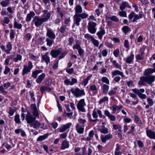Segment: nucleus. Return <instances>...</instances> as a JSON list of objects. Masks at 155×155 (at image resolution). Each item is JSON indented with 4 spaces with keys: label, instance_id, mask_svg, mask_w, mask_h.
Here are the masks:
<instances>
[{
    "label": "nucleus",
    "instance_id": "obj_59",
    "mask_svg": "<svg viewBox=\"0 0 155 155\" xmlns=\"http://www.w3.org/2000/svg\"><path fill=\"white\" fill-rule=\"evenodd\" d=\"M78 52L80 56H84V50L81 48L78 50Z\"/></svg>",
    "mask_w": 155,
    "mask_h": 155
},
{
    "label": "nucleus",
    "instance_id": "obj_57",
    "mask_svg": "<svg viewBox=\"0 0 155 155\" xmlns=\"http://www.w3.org/2000/svg\"><path fill=\"white\" fill-rule=\"evenodd\" d=\"M135 14V13L134 12H131L128 16L129 19L130 20H131L133 17H134Z\"/></svg>",
    "mask_w": 155,
    "mask_h": 155
},
{
    "label": "nucleus",
    "instance_id": "obj_60",
    "mask_svg": "<svg viewBox=\"0 0 155 155\" xmlns=\"http://www.w3.org/2000/svg\"><path fill=\"white\" fill-rule=\"evenodd\" d=\"M117 106L113 104L112 106V113L114 114L116 111V110L117 109Z\"/></svg>",
    "mask_w": 155,
    "mask_h": 155
},
{
    "label": "nucleus",
    "instance_id": "obj_19",
    "mask_svg": "<svg viewBox=\"0 0 155 155\" xmlns=\"http://www.w3.org/2000/svg\"><path fill=\"white\" fill-rule=\"evenodd\" d=\"M100 31H98L97 33L98 38L101 39L104 35L105 33V30L103 28L102 26L100 28Z\"/></svg>",
    "mask_w": 155,
    "mask_h": 155
},
{
    "label": "nucleus",
    "instance_id": "obj_14",
    "mask_svg": "<svg viewBox=\"0 0 155 155\" xmlns=\"http://www.w3.org/2000/svg\"><path fill=\"white\" fill-rule=\"evenodd\" d=\"M72 125V123H69L63 125L59 129V132L61 133L65 131L67 129L69 128Z\"/></svg>",
    "mask_w": 155,
    "mask_h": 155
},
{
    "label": "nucleus",
    "instance_id": "obj_29",
    "mask_svg": "<svg viewBox=\"0 0 155 155\" xmlns=\"http://www.w3.org/2000/svg\"><path fill=\"white\" fill-rule=\"evenodd\" d=\"M7 49L5 50V52L8 54L10 53V51L12 49V46L10 42L8 43L6 45Z\"/></svg>",
    "mask_w": 155,
    "mask_h": 155
},
{
    "label": "nucleus",
    "instance_id": "obj_27",
    "mask_svg": "<svg viewBox=\"0 0 155 155\" xmlns=\"http://www.w3.org/2000/svg\"><path fill=\"white\" fill-rule=\"evenodd\" d=\"M129 4L127 2H123L120 6V9L121 11H123L126 7H129Z\"/></svg>",
    "mask_w": 155,
    "mask_h": 155
},
{
    "label": "nucleus",
    "instance_id": "obj_38",
    "mask_svg": "<svg viewBox=\"0 0 155 155\" xmlns=\"http://www.w3.org/2000/svg\"><path fill=\"white\" fill-rule=\"evenodd\" d=\"M54 39H51L50 38H47L46 39V41L47 42V45L50 47L52 45L54 42Z\"/></svg>",
    "mask_w": 155,
    "mask_h": 155
},
{
    "label": "nucleus",
    "instance_id": "obj_55",
    "mask_svg": "<svg viewBox=\"0 0 155 155\" xmlns=\"http://www.w3.org/2000/svg\"><path fill=\"white\" fill-rule=\"evenodd\" d=\"M21 56L20 54H18L17 55L16 58L14 59V61L16 62H17L18 61L21 60Z\"/></svg>",
    "mask_w": 155,
    "mask_h": 155
},
{
    "label": "nucleus",
    "instance_id": "obj_61",
    "mask_svg": "<svg viewBox=\"0 0 155 155\" xmlns=\"http://www.w3.org/2000/svg\"><path fill=\"white\" fill-rule=\"evenodd\" d=\"M113 129L115 130H117L119 128H121V126L119 124H114L113 125Z\"/></svg>",
    "mask_w": 155,
    "mask_h": 155
},
{
    "label": "nucleus",
    "instance_id": "obj_64",
    "mask_svg": "<svg viewBox=\"0 0 155 155\" xmlns=\"http://www.w3.org/2000/svg\"><path fill=\"white\" fill-rule=\"evenodd\" d=\"M102 55L104 57H106L108 51L107 49L103 50L101 52Z\"/></svg>",
    "mask_w": 155,
    "mask_h": 155
},
{
    "label": "nucleus",
    "instance_id": "obj_54",
    "mask_svg": "<svg viewBox=\"0 0 155 155\" xmlns=\"http://www.w3.org/2000/svg\"><path fill=\"white\" fill-rule=\"evenodd\" d=\"M135 58L137 60H142L143 59L144 56L139 54L136 56Z\"/></svg>",
    "mask_w": 155,
    "mask_h": 155
},
{
    "label": "nucleus",
    "instance_id": "obj_58",
    "mask_svg": "<svg viewBox=\"0 0 155 155\" xmlns=\"http://www.w3.org/2000/svg\"><path fill=\"white\" fill-rule=\"evenodd\" d=\"M10 71V68L8 66H6L5 67V69L4 71V73L5 74H7Z\"/></svg>",
    "mask_w": 155,
    "mask_h": 155
},
{
    "label": "nucleus",
    "instance_id": "obj_13",
    "mask_svg": "<svg viewBox=\"0 0 155 155\" xmlns=\"http://www.w3.org/2000/svg\"><path fill=\"white\" fill-rule=\"evenodd\" d=\"M47 31L46 35L48 36L49 38L51 39H54L55 38V35L51 29L48 28L47 29Z\"/></svg>",
    "mask_w": 155,
    "mask_h": 155
},
{
    "label": "nucleus",
    "instance_id": "obj_12",
    "mask_svg": "<svg viewBox=\"0 0 155 155\" xmlns=\"http://www.w3.org/2000/svg\"><path fill=\"white\" fill-rule=\"evenodd\" d=\"M61 48H59L57 50H52L50 52V54L54 58H56L61 54Z\"/></svg>",
    "mask_w": 155,
    "mask_h": 155
},
{
    "label": "nucleus",
    "instance_id": "obj_63",
    "mask_svg": "<svg viewBox=\"0 0 155 155\" xmlns=\"http://www.w3.org/2000/svg\"><path fill=\"white\" fill-rule=\"evenodd\" d=\"M66 71L68 73L70 74H71L73 73L74 69L73 68H71L70 69H66Z\"/></svg>",
    "mask_w": 155,
    "mask_h": 155
},
{
    "label": "nucleus",
    "instance_id": "obj_31",
    "mask_svg": "<svg viewBox=\"0 0 155 155\" xmlns=\"http://www.w3.org/2000/svg\"><path fill=\"white\" fill-rule=\"evenodd\" d=\"M10 0H5L2 1L0 2V4L3 7H6L9 5Z\"/></svg>",
    "mask_w": 155,
    "mask_h": 155
},
{
    "label": "nucleus",
    "instance_id": "obj_43",
    "mask_svg": "<svg viewBox=\"0 0 155 155\" xmlns=\"http://www.w3.org/2000/svg\"><path fill=\"white\" fill-rule=\"evenodd\" d=\"M108 100V98L106 96L104 97L102 99L99 101V104H102L103 103L105 102V101H107Z\"/></svg>",
    "mask_w": 155,
    "mask_h": 155
},
{
    "label": "nucleus",
    "instance_id": "obj_34",
    "mask_svg": "<svg viewBox=\"0 0 155 155\" xmlns=\"http://www.w3.org/2000/svg\"><path fill=\"white\" fill-rule=\"evenodd\" d=\"M92 77V75L91 74L88 76L86 78L83 80V83L84 86H85L87 85L88 81Z\"/></svg>",
    "mask_w": 155,
    "mask_h": 155
},
{
    "label": "nucleus",
    "instance_id": "obj_18",
    "mask_svg": "<svg viewBox=\"0 0 155 155\" xmlns=\"http://www.w3.org/2000/svg\"><path fill=\"white\" fill-rule=\"evenodd\" d=\"M69 147V142L66 140H64L62 141L61 143L60 149L61 150H63L65 149L68 148Z\"/></svg>",
    "mask_w": 155,
    "mask_h": 155
},
{
    "label": "nucleus",
    "instance_id": "obj_30",
    "mask_svg": "<svg viewBox=\"0 0 155 155\" xmlns=\"http://www.w3.org/2000/svg\"><path fill=\"white\" fill-rule=\"evenodd\" d=\"M102 88L103 93L105 94H107L109 89V86L106 84H104L103 85Z\"/></svg>",
    "mask_w": 155,
    "mask_h": 155
},
{
    "label": "nucleus",
    "instance_id": "obj_45",
    "mask_svg": "<svg viewBox=\"0 0 155 155\" xmlns=\"http://www.w3.org/2000/svg\"><path fill=\"white\" fill-rule=\"evenodd\" d=\"M122 30L125 33L127 32L130 31V29L128 26H124L123 27Z\"/></svg>",
    "mask_w": 155,
    "mask_h": 155
},
{
    "label": "nucleus",
    "instance_id": "obj_6",
    "mask_svg": "<svg viewBox=\"0 0 155 155\" xmlns=\"http://www.w3.org/2000/svg\"><path fill=\"white\" fill-rule=\"evenodd\" d=\"M97 26V24L93 21H90L88 22L87 26L88 31L92 34L95 33L96 31V29L95 28Z\"/></svg>",
    "mask_w": 155,
    "mask_h": 155
},
{
    "label": "nucleus",
    "instance_id": "obj_32",
    "mask_svg": "<svg viewBox=\"0 0 155 155\" xmlns=\"http://www.w3.org/2000/svg\"><path fill=\"white\" fill-rule=\"evenodd\" d=\"M110 61H112V63L113 64L114 66V67L117 68H118L120 70L121 69V66L117 62L116 60H113L112 61L111 59H110Z\"/></svg>",
    "mask_w": 155,
    "mask_h": 155
},
{
    "label": "nucleus",
    "instance_id": "obj_28",
    "mask_svg": "<svg viewBox=\"0 0 155 155\" xmlns=\"http://www.w3.org/2000/svg\"><path fill=\"white\" fill-rule=\"evenodd\" d=\"M43 72L42 70H36L33 72L32 74V77L34 78H36L38 74L41 73Z\"/></svg>",
    "mask_w": 155,
    "mask_h": 155
},
{
    "label": "nucleus",
    "instance_id": "obj_8",
    "mask_svg": "<svg viewBox=\"0 0 155 155\" xmlns=\"http://www.w3.org/2000/svg\"><path fill=\"white\" fill-rule=\"evenodd\" d=\"M32 22L35 24L36 27H39L45 22L42 18H40L39 17L36 16L33 18Z\"/></svg>",
    "mask_w": 155,
    "mask_h": 155
},
{
    "label": "nucleus",
    "instance_id": "obj_52",
    "mask_svg": "<svg viewBox=\"0 0 155 155\" xmlns=\"http://www.w3.org/2000/svg\"><path fill=\"white\" fill-rule=\"evenodd\" d=\"M91 41H92L93 45L96 47H98L99 44V41L95 39L94 38Z\"/></svg>",
    "mask_w": 155,
    "mask_h": 155
},
{
    "label": "nucleus",
    "instance_id": "obj_39",
    "mask_svg": "<svg viewBox=\"0 0 155 155\" xmlns=\"http://www.w3.org/2000/svg\"><path fill=\"white\" fill-rule=\"evenodd\" d=\"M90 89L93 93H97V89L95 85H93L91 86L90 87Z\"/></svg>",
    "mask_w": 155,
    "mask_h": 155
},
{
    "label": "nucleus",
    "instance_id": "obj_20",
    "mask_svg": "<svg viewBox=\"0 0 155 155\" xmlns=\"http://www.w3.org/2000/svg\"><path fill=\"white\" fill-rule=\"evenodd\" d=\"M134 58V55L132 53L130 56L125 59V62L127 64H130L132 63Z\"/></svg>",
    "mask_w": 155,
    "mask_h": 155
},
{
    "label": "nucleus",
    "instance_id": "obj_3",
    "mask_svg": "<svg viewBox=\"0 0 155 155\" xmlns=\"http://www.w3.org/2000/svg\"><path fill=\"white\" fill-rule=\"evenodd\" d=\"M155 79L154 76H142L140 77V81L138 82V84L141 86L145 85L146 83L151 84L154 81Z\"/></svg>",
    "mask_w": 155,
    "mask_h": 155
},
{
    "label": "nucleus",
    "instance_id": "obj_56",
    "mask_svg": "<svg viewBox=\"0 0 155 155\" xmlns=\"http://www.w3.org/2000/svg\"><path fill=\"white\" fill-rule=\"evenodd\" d=\"M124 121L125 123H129L132 120L130 118L127 117L126 116H124Z\"/></svg>",
    "mask_w": 155,
    "mask_h": 155
},
{
    "label": "nucleus",
    "instance_id": "obj_51",
    "mask_svg": "<svg viewBox=\"0 0 155 155\" xmlns=\"http://www.w3.org/2000/svg\"><path fill=\"white\" fill-rule=\"evenodd\" d=\"M84 37L85 38L88 40L91 39V41L94 38V37L92 36L89 34H85L84 35Z\"/></svg>",
    "mask_w": 155,
    "mask_h": 155
},
{
    "label": "nucleus",
    "instance_id": "obj_36",
    "mask_svg": "<svg viewBox=\"0 0 155 155\" xmlns=\"http://www.w3.org/2000/svg\"><path fill=\"white\" fill-rule=\"evenodd\" d=\"M10 21V20L8 17H5L4 18V20L1 21L2 24L4 26L5 24H8Z\"/></svg>",
    "mask_w": 155,
    "mask_h": 155
},
{
    "label": "nucleus",
    "instance_id": "obj_26",
    "mask_svg": "<svg viewBox=\"0 0 155 155\" xmlns=\"http://www.w3.org/2000/svg\"><path fill=\"white\" fill-rule=\"evenodd\" d=\"M35 14L33 12H30L29 13L27 14L26 21H29L31 20V18L34 17Z\"/></svg>",
    "mask_w": 155,
    "mask_h": 155
},
{
    "label": "nucleus",
    "instance_id": "obj_21",
    "mask_svg": "<svg viewBox=\"0 0 155 155\" xmlns=\"http://www.w3.org/2000/svg\"><path fill=\"white\" fill-rule=\"evenodd\" d=\"M113 138V135L110 134H108L105 135L104 137H101V141L102 142L105 143L107 140L111 139Z\"/></svg>",
    "mask_w": 155,
    "mask_h": 155
},
{
    "label": "nucleus",
    "instance_id": "obj_33",
    "mask_svg": "<svg viewBox=\"0 0 155 155\" xmlns=\"http://www.w3.org/2000/svg\"><path fill=\"white\" fill-rule=\"evenodd\" d=\"M154 72V71H153V69L150 68L149 69H146L144 73V75L145 76H148L150 74Z\"/></svg>",
    "mask_w": 155,
    "mask_h": 155
},
{
    "label": "nucleus",
    "instance_id": "obj_9",
    "mask_svg": "<svg viewBox=\"0 0 155 155\" xmlns=\"http://www.w3.org/2000/svg\"><path fill=\"white\" fill-rule=\"evenodd\" d=\"M85 105L84 99H81L78 102L77 107L79 111L84 112H85V110L84 107Z\"/></svg>",
    "mask_w": 155,
    "mask_h": 155
},
{
    "label": "nucleus",
    "instance_id": "obj_48",
    "mask_svg": "<svg viewBox=\"0 0 155 155\" xmlns=\"http://www.w3.org/2000/svg\"><path fill=\"white\" fill-rule=\"evenodd\" d=\"M147 101L148 104L150 106H152L154 104V102L153 100L151 98H148L147 99Z\"/></svg>",
    "mask_w": 155,
    "mask_h": 155
},
{
    "label": "nucleus",
    "instance_id": "obj_47",
    "mask_svg": "<svg viewBox=\"0 0 155 155\" xmlns=\"http://www.w3.org/2000/svg\"><path fill=\"white\" fill-rule=\"evenodd\" d=\"M14 120L16 123L18 124L20 122L19 115V114H18L15 115Z\"/></svg>",
    "mask_w": 155,
    "mask_h": 155
},
{
    "label": "nucleus",
    "instance_id": "obj_25",
    "mask_svg": "<svg viewBox=\"0 0 155 155\" xmlns=\"http://www.w3.org/2000/svg\"><path fill=\"white\" fill-rule=\"evenodd\" d=\"M45 77V73H42L39 75L36 80V82L38 83H41L42 81L44 79Z\"/></svg>",
    "mask_w": 155,
    "mask_h": 155
},
{
    "label": "nucleus",
    "instance_id": "obj_49",
    "mask_svg": "<svg viewBox=\"0 0 155 155\" xmlns=\"http://www.w3.org/2000/svg\"><path fill=\"white\" fill-rule=\"evenodd\" d=\"M0 91L1 93L3 95H6L7 94V92L4 90V88L2 85L0 86Z\"/></svg>",
    "mask_w": 155,
    "mask_h": 155
},
{
    "label": "nucleus",
    "instance_id": "obj_1",
    "mask_svg": "<svg viewBox=\"0 0 155 155\" xmlns=\"http://www.w3.org/2000/svg\"><path fill=\"white\" fill-rule=\"evenodd\" d=\"M75 14L74 16V23L77 26L80 25V22L81 19H85L87 18L88 15L84 13H81L83 9L81 6L79 5H76L74 8Z\"/></svg>",
    "mask_w": 155,
    "mask_h": 155
},
{
    "label": "nucleus",
    "instance_id": "obj_4",
    "mask_svg": "<svg viewBox=\"0 0 155 155\" xmlns=\"http://www.w3.org/2000/svg\"><path fill=\"white\" fill-rule=\"evenodd\" d=\"M76 97H81L85 94L84 90H80L79 88H71L70 91Z\"/></svg>",
    "mask_w": 155,
    "mask_h": 155
},
{
    "label": "nucleus",
    "instance_id": "obj_35",
    "mask_svg": "<svg viewBox=\"0 0 155 155\" xmlns=\"http://www.w3.org/2000/svg\"><path fill=\"white\" fill-rule=\"evenodd\" d=\"M102 128L101 129H99V130L103 134H107L108 133V129L107 128H105L104 126H102Z\"/></svg>",
    "mask_w": 155,
    "mask_h": 155
},
{
    "label": "nucleus",
    "instance_id": "obj_2",
    "mask_svg": "<svg viewBox=\"0 0 155 155\" xmlns=\"http://www.w3.org/2000/svg\"><path fill=\"white\" fill-rule=\"evenodd\" d=\"M28 115H26V120L27 123L34 128L38 129L40 127L41 124L39 121L36 120V118L34 117L31 114L30 112H28Z\"/></svg>",
    "mask_w": 155,
    "mask_h": 155
},
{
    "label": "nucleus",
    "instance_id": "obj_7",
    "mask_svg": "<svg viewBox=\"0 0 155 155\" xmlns=\"http://www.w3.org/2000/svg\"><path fill=\"white\" fill-rule=\"evenodd\" d=\"M33 67L32 63L31 61H28V66L24 65L23 69L22 71V74L24 75L27 73L30 72Z\"/></svg>",
    "mask_w": 155,
    "mask_h": 155
},
{
    "label": "nucleus",
    "instance_id": "obj_10",
    "mask_svg": "<svg viewBox=\"0 0 155 155\" xmlns=\"http://www.w3.org/2000/svg\"><path fill=\"white\" fill-rule=\"evenodd\" d=\"M43 16L44 17L42 18L46 22L50 18L52 12H48V10H45L43 11Z\"/></svg>",
    "mask_w": 155,
    "mask_h": 155
},
{
    "label": "nucleus",
    "instance_id": "obj_46",
    "mask_svg": "<svg viewBox=\"0 0 155 155\" xmlns=\"http://www.w3.org/2000/svg\"><path fill=\"white\" fill-rule=\"evenodd\" d=\"M103 82L105 83L108 84H109V81L108 78L106 77H103L101 79Z\"/></svg>",
    "mask_w": 155,
    "mask_h": 155
},
{
    "label": "nucleus",
    "instance_id": "obj_44",
    "mask_svg": "<svg viewBox=\"0 0 155 155\" xmlns=\"http://www.w3.org/2000/svg\"><path fill=\"white\" fill-rule=\"evenodd\" d=\"M118 15L121 17H127V13L125 11H121L119 12L118 13Z\"/></svg>",
    "mask_w": 155,
    "mask_h": 155
},
{
    "label": "nucleus",
    "instance_id": "obj_50",
    "mask_svg": "<svg viewBox=\"0 0 155 155\" xmlns=\"http://www.w3.org/2000/svg\"><path fill=\"white\" fill-rule=\"evenodd\" d=\"M134 118L135 121L137 123L140 125L142 124V123L140 119L137 115L134 116Z\"/></svg>",
    "mask_w": 155,
    "mask_h": 155
},
{
    "label": "nucleus",
    "instance_id": "obj_42",
    "mask_svg": "<svg viewBox=\"0 0 155 155\" xmlns=\"http://www.w3.org/2000/svg\"><path fill=\"white\" fill-rule=\"evenodd\" d=\"M120 50L118 49H116L114 50L113 52V54L114 56L116 57H118L120 54Z\"/></svg>",
    "mask_w": 155,
    "mask_h": 155
},
{
    "label": "nucleus",
    "instance_id": "obj_37",
    "mask_svg": "<svg viewBox=\"0 0 155 155\" xmlns=\"http://www.w3.org/2000/svg\"><path fill=\"white\" fill-rule=\"evenodd\" d=\"M106 18L107 19H110L112 21L116 22H117L119 21L118 18L115 16H113L111 17L106 16Z\"/></svg>",
    "mask_w": 155,
    "mask_h": 155
},
{
    "label": "nucleus",
    "instance_id": "obj_16",
    "mask_svg": "<svg viewBox=\"0 0 155 155\" xmlns=\"http://www.w3.org/2000/svg\"><path fill=\"white\" fill-rule=\"evenodd\" d=\"M104 114L107 116L110 120L112 121H115L116 118L115 117L111 114L110 112L107 110H105L104 112Z\"/></svg>",
    "mask_w": 155,
    "mask_h": 155
},
{
    "label": "nucleus",
    "instance_id": "obj_40",
    "mask_svg": "<svg viewBox=\"0 0 155 155\" xmlns=\"http://www.w3.org/2000/svg\"><path fill=\"white\" fill-rule=\"evenodd\" d=\"M48 135L45 134L43 135L40 136L37 139V141H41L46 139L48 137Z\"/></svg>",
    "mask_w": 155,
    "mask_h": 155
},
{
    "label": "nucleus",
    "instance_id": "obj_24",
    "mask_svg": "<svg viewBox=\"0 0 155 155\" xmlns=\"http://www.w3.org/2000/svg\"><path fill=\"white\" fill-rule=\"evenodd\" d=\"M53 89V88H50L48 86H42L40 87V90L42 94L45 91H50Z\"/></svg>",
    "mask_w": 155,
    "mask_h": 155
},
{
    "label": "nucleus",
    "instance_id": "obj_53",
    "mask_svg": "<svg viewBox=\"0 0 155 155\" xmlns=\"http://www.w3.org/2000/svg\"><path fill=\"white\" fill-rule=\"evenodd\" d=\"M66 29V26L65 25H63L60 28V31L61 33H63L65 32Z\"/></svg>",
    "mask_w": 155,
    "mask_h": 155
},
{
    "label": "nucleus",
    "instance_id": "obj_22",
    "mask_svg": "<svg viewBox=\"0 0 155 155\" xmlns=\"http://www.w3.org/2000/svg\"><path fill=\"white\" fill-rule=\"evenodd\" d=\"M31 107L33 110L32 113L33 115L35 117H38L39 114L36 106L35 104H31Z\"/></svg>",
    "mask_w": 155,
    "mask_h": 155
},
{
    "label": "nucleus",
    "instance_id": "obj_5",
    "mask_svg": "<svg viewBox=\"0 0 155 155\" xmlns=\"http://www.w3.org/2000/svg\"><path fill=\"white\" fill-rule=\"evenodd\" d=\"M132 91L133 92L137 94L140 98L142 99H145L147 98L146 95L142 94L145 91L144 89H138L134 88L132 89Z\"/></svg>",
    "mask_w": 155,
    "mask_h": 155
},
{
    "label": "nucleus",
    "instance_id": "obj_23",
    "mask_svg": "<svg viewBox=\"0 0 155 155\" xmlns=\"http://www.w3.org/2000/svg\"><path fill=\"white\" fill-rule=\"evenodd\" d=\"M41 62H45L47 64L50 62V58L48 56L42 55L41 57Z\"/></svg>",
    "mask_w": 155,
    "mask_h": 155
},
{
    "label": "nucleus",
    "instance_id": "obj_17",
    "mask_svg": "<svg viewBox=\"0 0 155 155\" xmlns=\"http://www.w3.org/2000/svg\"><path fill=\"white\" fill-rule=\"evenodd\" d=\"M111 74L112 75V77L117 75H120L122 78H124L125 76L123 72L117 70L112 71L111 72Z\"/></svg>",
    "mask_w": 155,
    "mask_h": 155
},
{
    "label": "nucleus",
    "instance_id": "obj_11",
    "mask_svg": "<svg viewBox=\"0 0 155 155\" xmlns=\"http://www.w3.org/2000/svg\"><path fill=\"white\" fill-rule=\"evenodd\" d=\"M147 135L151 139H155V131H153L151 130L148 129L147 127L146 129Z\"/></svg>",
    "mask_w": 155,
    "mask_h": 155
},
{
    "label": "nucleus",
    "instance_id": "obj_15",
    "mask_svg": "<svg viewBox=\"0 0 155 155\" xmlns=\"http://www.w3.org/2000/svg\"><path fill=\"white\" fill-rule=\"evenodd\" d=\"M84 126H81L79 123H77L75 126V129L77 132L79 134L83 133L84 130Z\"/></svg>",
    "mask_w": 155,
    "mask_h": 155
},
{
    "label": "nucleus",
    "instance_id": "obj_62",
    "mask_svg": "<svg viewBox=\"0 0 155 155\" xmlns=\"http://www.w3.org/2000/svg\"><path fill=\"white\" fill-rule=\"evenodd\" d=\"M11 85V83L10 82H8L7 83L4 84L3 86L5 89H7L9 87H10Z\"/></svg>",
    "mask_w": 155,
    "mask_h": 155
},
{
    "label": "nucleus",
    "instance_id": "obj_41",
    "mask_svg": "<svg viewBox=\"0 0 155 155\" xmlns=\"http://www.w3.org/2000/svg\"><path fill=\"white\" fill-rule=\"evenodd\" d=\"M22 25L21 24L18 23L17 22L15 21L14 23V27L15 28L19 29L22 28Z\"/></svg>",
    "mask_w": 155,
    "mask_h": 155
}]
</instances>
